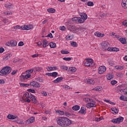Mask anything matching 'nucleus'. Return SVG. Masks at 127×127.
<instances>
[{
    "instance_id": "obj_1",
    "label": "nucleus",
    "mask_w": 127,
    "mask_h": 127,
    "mask_svg": "<svg viewBox=\"0 0 127 127\" xmlns=\"http://www.w3.org/2000/svg\"><path fill=\"white\" fill-rule=\"evenodd\" d=\"M57 124L61 127H68L71 124V121L66 117H59L57 119Z\"/></svg>"
},
{
    "instance_id": "obj_2",
    "label": "nucleus",
    "mask_w": 127,
    "mask_h": 127,
    "mask_svg": "<svg viewBox=\"0 0 127 127\" xmlns=\"http://www.w3.org/2000/svg\"><path fill=\"white\" fill-rule=\"evenodd\" d=\"M66 27L68 30H70V31H76V30H78V29L79 30H83V29H84V28L81 27L77 28L75 27V26L71 25V24L69 23H66Z\"/></svg>"
},
{
    "instance_id": "obj_3",
    "label": "nucleus",
    "mask_w": 127,
    "mask_h": 127,
    "mask_svg": "<svg viewBox=\"0 0 127 127\" xmlns=\"http://www.w3.org/2000/svg\"><path fill=\"white\" fill-rule=\"evenodd\" d=\"M10 72H11V67L6 66L0 70V73L2 75H8Z\"/></svg>"
},
{
    "instance_id": "obj_4",
    "label": "nucleus",
    "mask_w": 127,
    "mask_h": 127,
    "mask_svg": "<svg viewBox=\"0 0 127 127\" xmlns=\"http://www.w3.org/2000/svg\"><path fill=\"white\" fill-rule=\"evenodd\" d=\"M86 61L87 62L84 63L85 66H87V67H93V66H94V65H93V64H94L93 59H86Z\"/></svg>"
},
{
    "instance_id": "obj_5",
    "label": "nucleus",
    "mask_w": 127,
    "mask_h": 127,
    "mask_svg": "<svg viewBox=\"0 0 127 127\" xmlns=\"http://www.w3.org/2000/svg\"><path fill=\"white\" fill-rule=\"evenodd\" d=\"M30 85L32 86L34 88H40V84L36 81H31Z\"/></svg>"
},
{
    "instance_id": "obj_6",
    "label": "nucleus",
    "mask_w": 127,
    "mask_h": 127,
    "mask_svg": "<svg viewBox=\"0 0 127 127\" xmlns=\"http://www.w3.org/2000/svg\"><path fill=\"white\" fill-rule=\"evenodd\" d=\"M106 66H101L99 67L98 69V73L99 74H103V73H105L106 72Z\"/></svg>"
},
{
    "instance_id": "obj_7",
    "label": "nucleus",
    "mask_w": 127,
    "mask_h": 127,
    "mask_svg": "<svg viewBox=\"0 0 127 127\" xmlns=\"http://www.w3.org/2000/svg\"><path fill=\"white\" fill-rule=\"evenodd\" d=\"M35 121V118H34V117H32L26 121V124L27 125H29V124H32V123H34Z\"/></svg>"
},
{
    "instance_id": "obj_8",
    "label": "nucleus",
    "mask_w": 127,
    "mask_h": 127,
    "mask_svg": "<svg viewBox=\"0 0 127 127\" xmlns=\"http://www.w3.org/2000/svg\"><path fill=\"white\" fill-rule=\"evenodd\" d=\"M86 111H87V109L84 107H82L80 108V110L78 112V114H80L81 115H86Z\"/></svg>"
},
{
    "instance_id": "obj_9",
    "label": "nucleus",
    "mask_w": 127,
    "mask_h": 127,
    "mask_svg": "<svg viewBox=\"0 0 127 127\" xmlns=\"http://www.w3.org/2000/svg\"><path fill=\"white\" fill-rule=\"evenodd\" d=\"M101 46L103 49H105V50H106L107 48L109 47V43L107 42H104L101 44Z\"/></svg>"
},
{
    "instance_id": "obj_10",
    "label": "nucleus",
    "mask_w": 127,
    "mask_h": 127,
    "mask_svg": "<svg viewBox=\"0 0 127 127\" xmlns=\"http://www.w3.org/2000/svg\"><path fill=\"white\" fill-rule=\"evenodd\" d=\"M64 79V78H63V77L61 76V77L57 78L56 79L54 80L53 82V83H60V82H61V81H62V80H63Z\"/></svg>"
},
{
    "instance_id": "obj_11",
    "label": "nucleus",
    "mask_w": 127,
    "mask_h": 127,
    "mask_svg": "<svg viewBox=\"0 0 127 127\" xmlns=\"http://www.w3.org/2000/svg\"><path fill=\"white\" fill-rule=\"evenodd\" d=\"M56 114L59 115V116H63V115H65V112L61 110H56Z\"/></svg>"
},
{
    "instance_id": "obj_12",
    "label": "nucleus",
    "mask_w": 127,
    "mask_h": 127,
    "mask_svg": "<svg viewBox=\"0 0 127 127\" xmlns=\"http://www.w3.org/2000/svg\"><path fill=\"white\" fill-rule=\"evenodd\" d=\"M7 119L9 120H15V119H17V116H15L9 114L7 117Z\"/></svg>"
},
{
    "instance_id": "obj_13",
    "label": "nucleus",
    "mask_w": 127,
    "mask_h": 127,
    "mask_svg": "<svg viewBox=\"0 0 127 127\" xmlns=\"http://www.w3.org/2000/svg\"><path fill=\"white\" fill-rule=\"evenodd\" d=\"M10 44L11 46L14 47L16 45H17V42L14 40H12L10 41Z\"/></svg>"
},
{
    "instance_id": "obj_14",
    "label": "nucleus",
    "mask_w": 127,
    "mask_h": 127,
    "mask_svg": "<svg viewBox=\"0 0 127 127\" xmlns=\"http://www.w3.org/2000/svg\"><path fill=\"white\" fill-rule=\"evenodd\" d=\"M122 5L123 7L127 8V0H123L122 2Z\"/></svg>"
},
{
    "instance_id": "obj_15",
    "label": "nucleus",
    "mask_w": 127,
    "mask_h": 127,
    "mask_svg": "<svg viewBox=\"0 0 127 127\" xmlns=\"http://www.w3.org/2000/svg\"><path fill=\"white\" fill-rule=\"evenodd\" d=\"M94 35L95 36H97V37H103V36H105V34H102V33L99 32H96L94 33Z\"/></svg>"
},
{
    "instance_id": "obj_16",
    "label": "nucleus",
    "mask_w": 127,
    "mask_h": 127,
    "mask_svg": "<svg viewBox=\"0 0 127 127\" xmlns=\"http://www.w3.org/2000/svg\"><path fill=\"white\" fill-rule=\"evenodd\" d=\"M5 6L7 8V9H12L13 8V5L11 4V3L5 4Z\"/></svg>"
},
{
    "instance_id": "obj_17",
    "label": "nucleus",
    "mask_w": 127,
    "mask_h": 127,
    "mask_svg": "<svg viewBox=\"0 0 127 127\" xmlns=\"http://www.w3.org/2000/svg\"><path fill=\"white\" fill-rule=\"evenodd\" d=\"M43 46L44 48H46V47H47V46L49 45V44H48V41L45 39L43 40Z\"/></svg>"
},
{
    "instance_id": "obj_18",
    "label": "nucleus",
    "mask_w": 127,
    "mask_h": 127,
    "mask_svg": "<svg viewBox=\"0 0 127 127\" xmlns=\"http://www.w3.org/2000/svg\"><path fill=\"white\" fill-rule=\"evenodd\" d=\"M56 69H57V68L55 66H54V67L48 66L47 71H48V72L50 71H54L56 70Z\"/></svg>"
},
{
    "instance_id": "obj_19",
    "label": "nucleus",
    "mask_w": 127,
    "mask_h": 127,
    "mask_svg": "<svg viewBox=\"0 0 127 127\" xmlns=\"http://www.w3.org/2000/svg\"><path fill=\"white\" fill-rule=\"evenodd\" d=\"M76 71H77V68H76L75 67H70L68 69V71L72 72L73 73L76 72Z\"/></svg>"
},
{
    "instance_id": "obj_20",
    "label": "nucleus",
    "mask_w": 127,
    "mask_h": 127,
    "mask_svg": "<svg viewBox=\"0 0 127 127\" xmlns=\"http://www.w3.org/2000/svg\"><path fill=\"white\" fill-rule=\"evenodd\" d=\"M119 41L122 43V44H126L127 43V40L125 38H121L119 39Z\"/></svg>"
},
{
    "instance_id": "obj_21",
    "label": "nucleus",
    "mask_w": 127,
    "mask_h": 127,
    "mask_svg": "<svg viewBox=\"0 0 127 127\" xmlns=\"http://www.w3.org/2000/svg\"><path fill=\"white\" fill-rule=\"evenodd\" d=\"M80 16H81V18L84 19V20H86V19H87V18H88V16L87 15V14H86V13L81 14L80 15Z\"/></svg>"
},
{
    "instance_id": "obj_22",
    "label": "nucleus",
    "mask_w": 127,
    "mask_h": 127,
    "mask_svg": "<svg viewBox=\"0 0 127 127\" xmlns=\"http://www.w3.org/2000/svg\"><path fill=\"white\" fill-rule=\"evenodd\" d=\"M73 111H79L80 110V106L78 105H74L72 108Z\"/></svg>"
},
{
    "instance_id": "obj_23",
    "label": "nucleus",
    "mask_w": 127,
    "mask_h": 127,
    "mask_svg": "<svg viewBox=\"0 0 127 127\" xmlns=\"http://www.w3.org/2000/svg\"><path fill=\"white\" fill-rule=\"evenodd\" d=\"M116 119L117 120L118 124H121V123H122V122L124 121V117H120L119 118H118Z\"/></svg>"
},
{
    "instance_id": "obj_24",
    "label": "nucleus",
    "mask_w": 127,
    "mask_h": 127,
    "mask_svg": "<svg viewBox=\"0 0 127 127\" xmlns=\"http://www.w3.org/2000/svg\"><path fill=\"white\" fill-rule=\"evenodd\" d=\"M47 11L48 12H50L51 13H54L55 11H56V10L54 8H51L48 9Z\"/></svg>"
},
{
    "instance_id": "obj_25",
    "label": "nucleus",
    "mask_w": 127,
    "mask_h": 127,
    "mask_svg": "<svg viewBox=\"0 0 127 127\" xmlns=\"http://www.w3.org/2000/svg\"><path fill=\"white\" fill-rule=\"evenodd\" d=\"M120 99L122 101H125V102H127V97L126 96H120Z\"/></svg>"
},
{
    "instance_id": "obj_26",
    "label": "nucleus",
    "mask_w": 127,
    "mask_h": 127,
    "mask_svg": "<svg viewBox=\"0 0 127 127\" xmlns=\"http://www.w3.org/2000/svg\"><path fill=\"white\" fill-rule=\"evenodd\" d=\"M49 45L51 48H56V44L55 43L51 42Z\"/></svg>"
},
{
    "instance_id": "obj_27",
    "label": "nucleus",
    "mask_w": 127,
    "mask_h": 127,
    "mask_svg": "<svg viewBox=\"0 0 127 127\" xmlns=\"http://www.w3.org/2000/svg\"><path fill=\"white\" fill-rule=\"evenodd\" d=\"M87 84H91V85H94L95 84V81L93 79H88L87 81Z\"/></svg>"
},
{
    "instance_id": "obj_28",
    "label": "nucleus",
    "mask_w": 127,
    "mask_h": 127,
    "mask_svg": "<svg viewBox=\"0 0 127 127\" xmlns=\"http://www.w3.org/2000/svg\"><path fill=\"white\" fill-rule=\"evenodd\" d=\"M23 98H26V99H28V98H30V96L29 95V93L28 92L25 93L23 96Z\"/></svg>"
},
{
    "instance_id": "obj_29",
    "label": "nucleus",
    "mask_w": 127,
    "mask_h": 127,
    "mask_svg": "<svg viewBox=\"0 0 127 127\" xmlns=\"http://www.w3.org/2000/svg\"><path fill=\"white\" fill-rule=\"evenodd\" d=\"M113 78H114V75H113V74H108V75H107V80H111V79H113Z\"/></svg>"
},
{
    "instance_id": "obj_30",
    "label": "nucleus",
    "mask_w": 127,
    "mask_h": 127,
    "mask_svg": "<svg viewBox=\"0 0 127 127\" xmlns=\"http://www.w3.org/2000/svg\"><path fill=\"white\" fill-rule=\"evenodd\" d=\"M93 90H94V91H97L98 92H100V91H102V88L100 86H97L93 88Z\"/></svg>"
},
{
    "instance_id": "obj_31",
    "label": "nucleus",
    "mask_w": 127,
    "mask_h": 127,
    "mask_svg": "<svg viewBox=\"0 0 127 127\" xmlns=\"http://www.w3.org/2000/svg\"><path fill=\"white\" fill-rule=\"evenodd\" d=\"M19 85L20 87H28L29 86V84H26V83H20Z\"/></svg>"
},
{
    "instance_id": "obj_32",
    "label": "nucleus",
    "mask_w": 127,
    "mask_h": 127,
    "mask_svg": "<svg viewBox=\"0 0 127 127\" xmlns=\"http://www.w3.org/2000/svg\"><path fill=\"white\" fill-rule=\"evenodd\" d=\"M12 55H11V54L9 53V54H7L5 55V59L6 60H7V59H9V58L10 57H11Z\"/></svg>"
},
{
    "instance_id": "obj_33",
    "label": "nucleus",
    "mask_w": 127,
    "mask_h": 127,
    "mask_svg": "<svg viewBox=\"0 0 127 127\" xmlns=\"http://www.w3.org/2000/svg\"><path fill=\"white\" fill-rule=\"evenodd\" d=\"M22 27V30H29V26L28 25L23 26Z\"/></svg>"
},
{
    "instance_id": "obj_34",
    "label": "nucleus",
    "mask_w": 127,
    "mask_h": 127,
    "mask_svg": "<svg viewBox=\"0 0 127 127\" xmlns=\"http://www.w3.org/2000/svg\"><path fill=\"white\" fill-rule=\"evenodd\" d=\"M70 45L71 46H73V47H78V44L76 42H72L70 43Z\"/></svg>"
},
{
    "instance_id": "obj_35",
    "label": "nucleus",
    "mask_w": 127,
    "mask_h": 127,
    "mask_svg": "<svg viewBox=\"0 0 127 127\" xmlns=\"http://www.w3.org/2000/svg\"><path fill=\"white\" fill-rule=\"evenodd\" d=\"M88 6H94V2L93 1H89L87 2Z\"/></svg>"
},
{
    "instance_id": "obj_36",
    "label": "nucleus",
    "mask_w": 127,
    "mask_h": 127,
    "mask_svg": "<svg viewBox=\"0 0 127 127\" xmlns=\"http://www.w3.org/2000/svg\"><path fill=\"white\" fill-rule=\"evenodd\" d=\"M58 75V73L57 72H53L52 73V77H54V78H56Z\"/></svg>"
},
{
    "instance_id": "obj_37",
    "label": "nucleus",
    "mask_w": 127,
    "mask_h": 127,
    "mask_svg": "<svg viewBox=\"0 0 127 127\" xmlns=\"http://www.w3.org/2000/svg\"><path fill=\"white\" fill-rule=\"evenodd\" d=\"M115 69H117V70H119V69L123 70V69H124V66L116 65L115 66Z\"/></svg>"
},
{
    "instance_id": "obj_38",
    "label": "nucleus",
    "mask_w": 127,
    "mask_h": 127,
    "mask_svg": "<svg viewBox=\"0 0 127 127\" xmlns=\"http://www.w3.org/2000/svg\"><path fill=\"white\" fill-rule=\"evenodd\" d=\"M122 91L123 93H124V95H126L127 96V89L120 90V92H122Z\"/></svg>"
},
{
    "instance_id": "obj_39",
    "label": "nucleus",
    "mask_w": 127,
    "mask_h": 127,
    "mask_svg": "<svg viewBox=\"0 0 127 127\" xmlns=\"http://www.w3.org/2000/svg\"><path fill=\"white\" fill-rule=\"evenodd\" d=\"M84 21H85V20H84V19L81 17L78 18V22H79L80 23H83V22H84Z\"/></svg>"
},
{
    "instance_id": "obj_40",
    "label": "nucleus",
    "mask_w": 127,
    "mask_h": 127,
    "mask_svg": "<svg viewBox=\"0 0 127 127\" xmlns=\"http://www.w3.org/2000/svg\"><path fill=\"white\" fill-rule=\"evenodd\" d=\"M61 69H62L63 70H64V71H67L68 70V67L66 66H61Z\"/></svg>"
},
{
    "instance_id": "obj_41",
    "label": "nucleus",
    "mask_w": 127,
    "mask_h": 127,
    "mask_svg": "<svg viewBox=\"0 0 127 127\" xmlns=\"http://www.w3.org/2000/svg\"><path fill=\"white\" fill-rule=\"evenodd\" d=\"M112 51H114L115 52H118V51H120V50L118 48L112 47Z\"/></svg>"
},
{
    "instance_id": "obj_42",
    "label": "nucleus",
    "mask_w": 127,
    "mask_h": 127,
    "mask_svg": "<svg viewBox=\"0 0 127 127\" xmlns=\"http://www.w3.org/2000/svg\"><path fill=\"white\" fill-rule=\"evenodd\" d=\"M2 20L4 23H7L9 21L6 18H3Z\"/></svg>"
},
{
    "instance_id": "obj_43",
    "label": "nucleus",
    "mask_w": 127,
    "mask_h": 127,
    "mask_svg": "<svg viewBox=\"0 0 127 127\" xmlns=\"http://www.w3.org/2000/svg\"><path fill=\"white\" fill-rule=\"evenodd\" d=\"M61 53L62 54H68V53H70L69 52H68V51H64V50H62L61 51Z\"/></svg>"
},
{
    "instance_id": "obj_44",
    "label": "nucleus",
    "mask_w": 127,
    "mask_h": 127,
    "mask_svg": "<svg viewBox=\"0 0 127 127\" xmlns=\"http://www.w3.org/2000/svg\"><path fill=\"white\" fill-rule=\"evenodd\" d=\"M63 60H64L65 61H70L72 60V59L71 58H64Z\"/></svg>"
},
{
    "instance_id": "obj_45",
    "label": "nucleus",
    "mask_w": 127,
    "mask_h": 127,
    "mask_svg": "<svg viewBox=\"0 0 127 127\" xmlns=\"http://www.w3.org/2000/svg\"><path fill=\"white\" fill-rule=\"evenodd\" d=\"M72 21H78L79 20V17H75L72 18Z\"/></svg>"
},
{
    "instance_id": "obj_46",
    "label": "nucleus",
    "mask_w": 127,
    "mask_h": 127,
    "mask_svg": "<svg viewBox=\"0 0 127 127\" xmlns=\"http://www.w3.org/2000/svg\"><path fill=\"white\" fill-rule=\"evenodd\" d=\"M118 83V81L117 80H112L111 81V85H113V86H114V85H116Z\"/></svg>"
},
{
    "instance_id": "obj_47",
    "label": "nucleus",
    "mask_w": 127,
    "mask_h": 127,
    "mask_svg": "<svg viewBox=\"0 0 127 127\" xmlns=\"http://www.w3.org/2000/svg\"><path fill=\"white\" fill-rule=\"evenodd\" d=\"M111 122L113 124H118V121L117 119H113L112 120Z\"/></svg>"
},
{
    "instance_id": "obj_48",
    "label": "nucleus",
    "mask_w": 127,
    "mask_h": 127,
    "mask_svg": "<svg viewBox=\"0 0 127 127\" xmlns=\"http://www.w3.org/2000/svg\"><path fill=\"white\" fill-rule=\"evenodd\" d=\"M102 120H103V117H101L99 118H95V121L96 122H100V121H102Z\"/></svg>"
},
{
    "instance_id": "obj_49",
    "label": "nucleus",
    "mask_w": 127,
    "mask_h": 127,
    "mask_svg": "<svg viewBox=\"0 0 127 127\" xmlns=\"http://www.w3.org/2000/svg\"><path fill=\"white\" fill-rule=\"evenodd\" d=\"M41 70V68L39 67H36L34 68V71H39Z\"/></svg>"
},
{
    "instance_id": "obj_50",
    "label": "nucleus",
    "mask_w": 127,
    "mask_h": 127,
    "mask_svg": "<svg viewBox=\"0 0 127 127\" xmlns=\"http://www.w3.org/2000/svg\"><path fill=\"white\" fill-rule=\"evenodd\" d=\"M64 114L65 115L66 117H67V118H69V116H71V114L68 112H65Z\"/></svg>"
},
{
    "instance_id": "obj_51",
    "label": "nucleus",
    "mask_w": 127,
    "mask_h": 127,
    "mask_svg": "<svg viewBox=\"0 0 127 127\" xmlns=\"http://www.w3.org/2000/svg\"><path fill=\"white\" fill-rule=\"evenodd\" d=\"M37 80L39 81V82H43V79L42 78V77H38L37 78Z\"/></svg>"
},
{
    "instance_id": "obj_52",
    "label": "nucleus",
    "mask_w": 127,
    "mask_h": 127,
    "mask_svg": "<svg viewBox=\"0 0 127 127\" xmlns=\"http://www.w3.org/2000/svg\"><path fill=\"white\" fill-rule=\"evenodd\" d=\"M45 37H50V38H53V35H52V33H50L47 36H46Z\"/></svg>"
},
{
    "instance_id": "obj_53",
    "label": "nucleus",
    "mask_w": 127,
    "mask_h": 127,
    "mask_svg": "<svg viewBox=\"0 0 127 127\" xmlns=\"http://www.w3.org/2000/svg\"><path fill=\"white\" fill-rule=\"evenodd\" d=\"M28 92H31V93H35V90L34 89H29L27 90Z\"/></svg>"
},
{
    "instance_id": "obj_54",
    "label": "nucleus",
    "mask_w": 127,
    "mask_h": 127,
    "mask_svg": "<svg viewBox=\"0 0 127 127\" xmlns=\"http://www.w3.org/2000/svg\"><path fill=\"white\" fill-rule=\"evenodd\" d=\"M33 71H34V69H31L26 70V73H29H29H32V72H33Z\"/></svg>"
},
{
    "instance_id": "obj_55",
    "label": "nucleus",
    "mask_w": 127,
    "mask_h": 127,
    "mask_svg": "<svg viewBox=\"0 0 127 127\" xmlns=\"http://www.w3.org/2000/svg\"><path fill=\"white\" fill-rule=\"evenodd\" d=\"M25 76L26 79H29V78H30V77H31V74H30V73H28Z\"/></svg>"
},
{
    "instance_id": "obj_56",
    "label": "nucleus",
    "mask_w": 127,
    "mask_h": 127,
    "mask_svg": "<svg viewBox=\"0 0 127 127\" xmlns=\"http://www.w3.org/2000/svg\"><path fill=\"white\" fill-rule=\"evenodd\" d=\"M15 29H22H22H23V27H22V26L20 27V26H19V25H16V26H15Z\"/></svg>"
},
{
    "instance_id": "obj_57",
    "label": "nucleus",
    "mask_w": 127,
    "mask_h": 127,
    "mask_svg": "<svg viewBox=\"0 0 127 127\" xmlns=\"http://www.w3.org/2000/svg\"><path fill=\"white\" fill-rule=\"evenodd\" d=\"M90 105V108H96V105L94 103H89Z\"/></svg>"
},
{
    "instance_id": "obj_58",
    "label": "nucleus",
    "mask_w": 127,
    "mask_h": 127,
    "mask_svg": "<svg viewBox=\"0 0 127 127\" xmlns=\"http://www.w3.org/2000/svg\"><path fill=\"white\" fill-rule=\"evenodd\" d=\"M4 14H5V15H11V14H12V13L6 11L4 12Z\"/></svg>"
},
{
    "instance_id": "obj_59",
    "label": "nucleus",
    "mask_w": 127,
    "mask_h": 127,
    "mask_svg": "<svg viewBox=\"0 0 127 127\" xmlns=\"http://www.w3.org/2000/svg\"><path fill=\"white\" fill-rule=\"evenodd\" d=\"M60 29H61L62 31H64V30L66 29V28L65 27V26H63L62 27H60Z\"/></svg>"
},
{
    "instance_id": "obj_60",
    "label": "nucleus",
    "mask_w": 127,
    "mask_h": 127,
    "mask_svg": "<svg viewBox=\"0 0 127 127\" xmlns=\"http://www.w3.org/2000/svg\"><path fill=\"white\" fill-rule=\"evenodd\" d=\"M122 23H123V25H124L125 26H127V20L123 21Z\"/></svg>"
},
{
    "instance_id": "obj_61",
    "label": "nucleus",
    "mask_w": 127,
    "mask_h": 127,
    "mask_svg": "<svg viewBox=\"0 0 127 127\" xmlns=\"http://www.w3.org/2000/svg\"><path fill=\"white\" fill-rule=\"evenodd\" d=\"M32 101L33 104H37V100L36 99V98L35 97Z\"/></svg>"
},
{
    "instance_id": "obj_62",
    "label": "nucleus",
    "mask_w": 127,
    "mask_h": 127,
    "mask_svg": "<svg viewBox=\"0 0 127 127\" xmlns=\"http://www.w3.org/2000/svg\"><path fill=\"white\" fill-rule=\"evenodd\" d=\"M23 45H24V43H23V42L22 41L19 42L18 44V46H23Z\"/></svg>"
},
{
    "instance_id": "obj_63",
    "label": "nucleus",
    "mask_w": 127,
    "mask_h": 127,
    "mask_svg": "<svg viewBox=\"0 0 127 127\" xmlns=\"http://www.w3.org/2000/svg\"><path fill=\"white\" fill-rule=\"evenodd\" d=\"M17 72V70H13L11 73V75H15V74H16V73Z\"/></svg>"
},
{
    "instance_id": "obj_64",
    "label": "nucleus",
    "mask_w": 127,
    "mask_h": 127,
    "mask_svg": "<svg viewBox=\"0 0 127 127\" xmlns=\"http://www.w3.org/2000/svg\"><path fill=\"white\" fill-rule=\"evenodd\" d=\"M4 51V49L3 48H0V53H3Z\"/></svg>"
}]
</instances>
